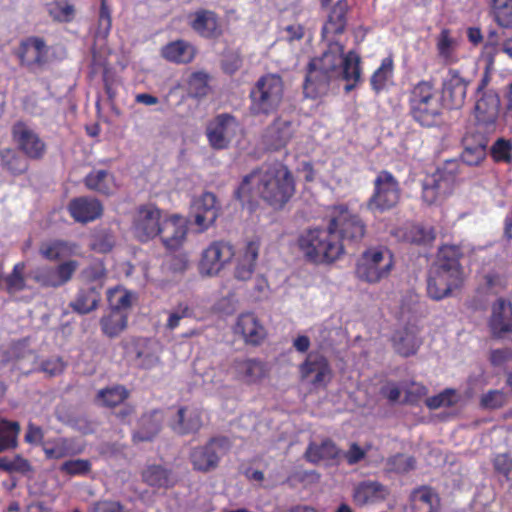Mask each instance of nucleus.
<instances>
[{
	"instance_id": "nucleus-1",
	"label": "nucleus",
	"mask_w": 512,
	"mask_h": 512,
	"mask_svg": "<svg viewBox=\"0 0 512 512\" xmlns=\"http://www.w3.org/2000/svg\"><path fill=\"white\" fill-rule=\"evenodd\" d=\"M274 210H281L296 192V180L287 165L282 162L263 164L244 176L235 191V197L242 203L249 201L250 192Z\"/></svg>"
},
{
	"instance_id": "nucleus-2",
	"label": "nucleus",
	"mask_w": 512,
	"mask_h": 512,
	"mask_svg": "<svg viewBox=\"0 0 512 512\" xmlns=\"http://www.w3.org/2000/svg\"><path fill=\"white\" fill-rule=\"evenodd\" d=\"M131 231L134 238L141 243L160 236L164 247L174 252L184 244L188 228L184 217L174 214L163 218L162 211L156 205L148 203L135 210Z\"/></svg>"
},
{
	"instance_id": "nucleus-3",
	"label": "nucleus",
	"mask_w": 512,
	"mask_h": 512,
	"mask_svg": "<svg viewBox=\"0 0 512 512\" xmlns=\"http://www.w3.org/2000/svg\"><path fill=\"white\" fill-rule=\"evenodd\" d=\"M442 100L434 79L419 80L407 92L408 113L421 127H435L445 113Z\"/></svg>"
},
{
	"instance_id": "nucleus-4",
	"label": "nucleus",
	"mask_w": 512,
	"mask_h": 512,
	"mask_svg": "<svg viewBox=\"0 0 512 512\" xmlns=\"http://www.w3.org/2000/svg\"><path fill=\"white\" fill-rule=\"evenodd\" d=\"M330 223L327 228H309L297 238V246L304 258L313 264H331L345 252L344 245L334 237Z\"/></svg>"
},
{
	"instance_id": "nucleus-5",
	"label": "nucleus",
	"mask_w": 512,
	"mask_h": 512,
	"mask_svg": "<svg viewBox=\"0 0 512 512\" xmlns=\"http://www.w3.org/2000/svg\"><path fill=\"white\" fill-rule=\"evenodd\" d=\"M284 96V82L277 73L259 77L249 92V113L252 116H269L275 113Z\"/></svg>"
},
{
	"instance_id": "nucleus-6",
	"label": "nucleus",
	"mask_w": 512,
	"mask_h": 512,
	"mask_svg": "<svg viewBox=\"0 0 512 512\" xmlns=\"http://www.w3.org/2000/svg\"><path fill=\"white\" fill-rule=\"evenodd\" d=\"M394 266V256L383 246L366 249L359 258L355 274L364 282L374 284L387 278Z\"/></svg>"
},
{
	"instance_id": "nucleus-7",
	"label": "nucleus",
	"mask_w": 512,
	"mask_h": 512,
	"mask_svg": "<svg viewBox=\"0 0 512 512\" xmlns=\"http://www.w3.org/2000/svg\"><path fill=\"white\" fill-rule=\"evenodd\" d=\"M330 229L337 234L343 245H357L366 233L363 220L352 213L346 205H336L330 211Z\"/></svg>"
},
{
	"instance_id": "nucleus-8",
	"label": "nucleus",
	"mask_w": 512,
	"mask_h": 512,
	"mask_svg": "<svg viewBox=\"0 0 512 512\" xmlns=\"http://www.w3.org/2000/svg\"><path fill=\"white\" fill-rule=\"evenodd\" d=\"M373 193L367 201L370 211L386 212L399 203L401 188L396 177L388 170H381L373 181Z\"/></svg>"
},
{
	"instance_id": "nucleus-9",
	"label": "nucleus",
	"mask_w": 512,
	"mask_h": 512,
	"mask_svg": "<svg viewBox=\"0 0 512 512\" xmlns=\"http://www.w3.org/2000/svg\"><path fill=\"white\" fill-rule=\"evenodd\" d=\"M125 356L137 368L149 370L158 365L159 342L152 337L131 336L121 341Z\"/></svg>"
},
{
	"instance_id": "nucleus-10",
	"label": "nucleus",
	"mask_w": 512,
	"mask_h": 512,
	"mask_svg": "<svg viewBox=\"0 0 512 512\" xmlns=\"http://www.w3.org/2000/svg\"><path fill=\"white\" fill-rule=\"evenodd\" d=\"M240 128L238 119L229 113L216 115L206 127L209 145L215 150L227 149Z\"/></svg>"
},
{
	"instance_id": "nucleus-11",
	"label": "nucleus",
	"mask_w": 512,
	"mask_h": 512,
	"mask_svg": "<svg viewBox=\"0 0 512 512\" xmlns=\"http://www.w3.org/2000/svg\"><path fill=\"white\" fill-rule=\"evenodd\" d=\"M235 256L234 246L224 240H217L203 250L199 261V272L205 276L217 275Z\"/></svg>"
},
{
	"instance_id": "nucleus-12",
	"label": "nucleus",
	"mask_w": 512,
	"mask_h": 512,
	"mask_svg": "<svg viewBox=\"0 0 512 512\" xmlns=\"http://www.w3.org/2000/svg\"><path fill=\"white\" fill-rule=\"evenodd\" d=\"M11 136L19 151L28 159L41 160L45 156L46 143L26 122L16 121L11 128Z\"/></svg>"
},
{
	"instance_id": "nucleus-13",
	"label": "nucleus",
	"mask_w": 512,
	"mask_h": 512,
	"mask_svg": "<svg viewBox=\"0 0 512 512\" xmlns=\"http://www.w3.org/2000/svg\"><path fill=\"white\" fill-rule=\"evenodd\" d=\"M470 81L461 75L458 69L450 68L442 79L441 92L444 110H455L463 107L466 101Z\"/></svg>"
},
{
	"instance_id": "nucleus-14",
	"label": "nucleus",
	"mask_w": 512,
	"mask_h": 512,
	"mask_svg": "<svg viewBox=\"0 0 512 512\" xmlns=\"http://www.w3.org/2000/svg\"><path fill=\"white\" fill-rule=\"evenodd\" d=\"M230 447L231 442L228 437L217 436L211 438L205 445L193 448L189 458L194 470L208 472L215 469L220 461L216 448L222 452H227Z\"/></svg>"
},
{
	"instance_id": "nucleus-15",
	"label": "nucleus",
	"mask_w": 512,
	"mask_h": 512,
	"mask_svg": "<svg viewBox=\"0 0 512 512\" xmlns=\"http://www.w3.org/2000/svg\"><path fill=\"white\" fill-rule=\"evenodd\" d=\"M79 267L76 260H67L56 267L41 266L33 269L29 276L45 288H59L68 283Z\"/></svg>"
},
{
	"instance_id": "nucleus-16",
	"label": "nucleus",
	"mask_w": 512,
	"mask_h": 512,
	"mask_svg": "<svg viewBox=\"0 0 512 512\" xmlns=\"http://www.w3.org/2000/svg\"><path fill=\"white\" fill-rule=\"evenodd\" d=\"M463 282L464 275L432 265L427 279V294L431 299L439 301L450 296L453 290L462 287Z\"/></svg>"
},
{
	"instance_id": "nucleus-17",
	"label": "nucleus",
	"mask_w": 512,
	"mask_h": 512,
	"mask_svg": "<svg viewBox=\"0 0 512 512\" xmlns=\"http://www.w3.org/2000/svg\"><path fill=\"white\" fill-rule=\"evenodd\" d=\"M299 372L303 380L315 387H326L332 379V368L328 359L320 354L311 352L299 366Z\"/></svg>"
},
{
	"instance_id": "nucleus-18",
	"label": "nucleus",
	"mask_w": 512,
	"mask_h": 512,
	"mask_svg": "<svg viewBox=\"0 0 512 512\" xmlns=\"http://www.w3.org/2000/svg\"><path fill=\"white\" fill-rule=\"evenodd\" d=\"M48 51L49 48L43 38L30 36L21 40L16 56L22 66L41 67L47 63Z\"/></svg>"
},
{
	"instance_id": "nucleus-19",
	"label": "nucleus",
	"mask_w": 512,
	"mask_h": 512,
	"mask_svg": "<svg viewBox=\"0 0 512 512\" xmlns=\"http://www.w3.org/2000/svg\"><path fill=\"white\" fill-rule=\"evenodd\" d=\"M231 369L234 379L245 385L260 383L269 372L267 364L258 358H236Z\"/></svg>"
},
{
	"instance_id": "nucleus-20",
	"label": "nucleus",
	"mask_w": 512,
	"mask_h": 512,
	"mask_svg": "<svg viewBox=\"0 0 512 512\" xmlns=\"http://www.w3.org/2000/svg\"><path fill=\"white\" fill-rule=\"evenodd\" d=\"M389 493L388 487L381 482L366 479L354 484L351 497L355 506L363 508L385 501Z\"/></svg>"
},
{
	"instance_id": "nucleus-21",
	"label": "nucleus",
	"mask_w": 512,
	"mask_h": 512,
	"mask_svg": "<svg viewBox=\"0 0 512 512\" xmlns=\"http://www.w3.org/2000/svg\"><path fill=\"white\" fill-rule=\"evenodd\" d=\"M500 110V97L494 90L484 92L476 96L474 116L477 126H483L486 130H494Z\"/></svg>"
},
{
	"instance_id": "nucleus-22",
	"label": "nucleus",
	"mask_w": 512,
	"mask_h": 512,
	"mask_svg": "<svg viewBox=\"0 0 512 512\" xmlns=\"http://www.w3.org/2000/svg\"><path fill=\"white\" fill-rule=\"evenodd\" d=\"M195 224L201 229L206 230L214 224L218 218L221 206L217 197L212 192H204L195 200L194 205Z\"/></svg>"
},
{
	"instance_id": "nucleus-23",
	"label": "nucleus",
	"mask_w": 512,
	"mask_h": 512,
	"mask_svg": "<svg viewBox=\"0 0 512 512\" xmlns=\"http://www.w3.org/2000/svg\"><path fill=\"white\" fill-rule=\"evenodd\" d=\"M294 134L293 124L289 120L277 117L266 128L262 142L270 151H278L287 146Z\"/></svg>"
},
{
	"instance_id": "nucleus-24",
	"label": "nucleus",
	"mask_w": 512,
	"mask_h": 512,
	"mask_svg": "<svg viewBox=\"0 0 512 512\" xmlns=\"http://www.w3.org/2000/svg\"><path fill=\"white\" fill-rule=\"evenodd\" d=\"M189 24L194 32L205 39L215 40L223 33L217 14L211 10H197L190 16Z\"/></svg>"
},
{
	"instance_id": "nucleus-25",
	"label": "nucleus",
	"mask_w": 512,
	"mask_h": 512,
	"mask_svg": "<svg viewBox=\"0 0 512 512\" xmlns=\"http://www.w3.org/2000/svg\"><path fill=\"white\" fill-rule=\"evenodd\" d=\"M67 210L76 222L85 224L102 216L103 205L96 198L82 196L72 199Z\"/></svg>"
},
{
	"instance_id": "nucleus-26",
	"label": "nucleus",
	"mask_w": 512,
	"mask_h": 512,
	"mask_svg": "<svg viewBox=\"0 0 512 512\" xmlns=\"http://www.w3.org/2000/svg\"><path fill=\"white\" fill-rule=\"evenodd\" d=\"M202 425L201 411L189 406L179 407L176 415L169 420L170 428L178 435L197 433Z\"/></svg>"
},
{
	"instance_id": "nucleus-27",
	"label": "nucleus",
	"mask_w": 512,
	"mask_h": 512,
	"mask_svg": "<svg viewBox=\"0 0 512 512\" xmlns=\"http://www.w3.org/2000/svg\"><path fill=\"white\" fill-rule=\"evenodd\" d=\"M419 328L408 324L396 330L392 336V346L395 352L403 357L414 355L422 344Z\"/></svg>"
},
{
	"instance_id": "nucleus-28",
	"label": "nucleus",
	"mask_w": 512,
	"mask_h": 512,
	"mask_svg": "<svg viewBox=\"0 0 512 512\" xmlns=\"http://www.w3.org/2000/svg\"><path fill=\"white\" fill-rule=\"evenodd\" d=\"M235 332L240 333L247 344L260 345L266 337V330L256 315L252 312L238 316Z\"/></svg>"
},
{
	"instance_id": "nucleus-29",
	"label": "nucleus",
	"mask_w": 512,
	"mask_h": 512,
	"mask_svg": "<svg viewBox=\"0 0 512 512\" xmlns=\"http://www.w3.org/2000/svg\"><path fill=\"white\" fill-rule=\"evenodd\" d=\"M489 327L496 337L512 332V304L509 301L499 298L492 305Z\"/></svg>"
},
{
	"instance_id": "nucleus-30",
	"label": "nucleus",
	"mask_w": 512,
	"mask_h": 512,
	"mask_svg": "<svg viewBox=\"0 0 512 512\" xmlns=\"http://www.w3.org/2000/svg\"><path fill=\"white\" fill-rule=\"evenodd\" d=\"M411 512H441L439 494L430 486L413 489L409 496Z\"/></svg>"
},
{
	"instance_id": "nucleus-31",
	"label": "nucleus",
	"mask_w": 512,
	"mask_h": 512,
	"mask_svg": "<svg viewBox=\"0 0 512 512\" xmlns=\"http://www.w3.org/2000/svg\"><path fill=\"white\" fill-rule=\"evenodd\" d=\"M196 54L195 46L183 39L168 42L160 49V55L163 59L177 65L191 63Z\"/></svg>"
},
{
	"instance_id": "nucleus-32",
	"label": "nucleus",
	"mask_w": 512,
	"mask_h": 512,
	"mask_svg": "<svg viewBox=\"0 0 512 512\" xmlns=\"http://www.w3.org/2000/svg\"><path fill=\"white\" fill-rule=\"evenodd\" d=\"M464 256L463 247L458 244H442L439 246L433 266L442 270L464 275L461 259Z\"/></svg>"
},
{
	"instance_id": "nucleus-33",
	"label": "nucleus",
	"mask_w": 512,
	"mask_h": 512,
	"mask_svg": "<svg viewBox=\"0 0 512 512\" xmlns=\"http://www.w3.org/2000/svg\"><path fill=\"white\" fill-rule=\"evenodd\" d=\"M333 78H335V76L326 73L319 68H311L308 66V72L303 85L305 96L316 99L326 95L329 91Z\"/></svg>"
},
{
	"instance_id": "nucleus-34",
	"label": "nucleus",
	"mask_w": 512,
	"mask_h": 512,
	"mask_svg": "<svg viewBox=\"0 0 512 512\" xmlns=\"http://www.w3.org/2000/svg\"><path fill=\"white\" fill-rule=\"evenodd\" d=\"M259 241H249L242 254L237 259L234 269V276L241 281L249 280L254 273L256 262L259 256Z\"/></svg>"
},
{
	"instance_id": "nucleus-35",
	"label": "nucleus",
	"mask_w": 512,
	"mask_h": 512,
	"mask_svg": "<svg viewBox=\"0 0 512 512\" xmlns=\"http://www.w3.org/2000/svg\"><path fill=\"white\" fill-rule=\"evenodd\" d=\"M350 6L347 0H337L330 7L327 20L322 28L323 34L341 35L347 27V15Z\"/></svg>"
},
{
	"instance_id": "nucleus-36",
	"label": "nucleus",
	"mask_w": 512,
	"mask_h": 512,
	"mask_svg": "<svg viewBox=\"0 0 512 512\" xmlns=\"http://www.w3.org/2000/svg\"><path fill=\"white\" fill-rule=\"evenodd\" d=\"M79 245L76 242L54 239L40 244L39 254L48 261H58L77 255Z\"/></svg>"
},
{
	"instance_id": "nucleus-37",
	"label": "nucleus",
	"mask_w": 512,
	"mask_h": 512,
	"mask_svg": "<svg viewBox=\"0 0 512 512\" xmlns=\"http://www.w3.org/2000/svg\"><path fill=\"white\" fill-rule=\"evenodd\" d=\"M342 78L347 82L344 87L346 93L354 90L362 80L361 57L354 51H348L341 60Z\"/></svg>"
},
{
	"instance_id": "nucleus-38",
	"label": "nucleus",
	"mask_w": 512,
	"mask_h": 512,
	"mask_svg": "<svg viewBox=\"0 0 512 512\" xmlns=\"http://www.w3.org/2000/svg\"><path fill=\"white\" fill-rule=\"evenodd\" d=\"M163 415L161 411L154 410L140 419V427L132 435L134 443L152 441L160 432Z\"/></svg>"
},
{
	"instance_id": "nucleus-39",
	"label": "nucleus",
	"mask_w": 512,
	"mask_h": 512,
	"mask_svg": "<svg viewBox=\"0 0 512 512\" xmlns=\"http://www.w3.org/2000/svg\"><path fill=\"white\" fill-rule=\"evenodd\" d=\"M100 300V286L92 287L83 285L78 290L75 299L70 303V307L79 314H87L98 308Z\"/></svg>"
},
{
	"instance_id": "nucleus-40",
	"label": "nucleus",
	"mask_w": 512,
	"mask_h": 512,
	"mask_svg": "<svg viewBox=\"0 0 512 512\" xmlns=\"http://www.w3.org/2000/svg\"><path fill=\"white\" fill-rule=\"evenodd\" d=\"M460 173L461 163L458 160L451 159L437 167L436 171L430 175L449 195L458 182Z\"/></svg>"
},
{
	"instance_id": "nucleus-41",
	"label": "nucleus",
	"mask_w": 512,
	"mask_h": 512,
	"mask_svg": "<svg viewBox=\"0 0 512 512\" xmlns=\"http://www.w3.org/2000/svg\"><path fill=\"white\" fill-rule=\"evenodd\" d=\"M341 450L329 438L323 440L320 444L310 443L305 451V459L318 464L321 461H330L339 458Z\"/></svg>"
},
{
	"instance_id": "nucleus-42",
	"label": "nucleus",
	"mask_w": 512,
	"mask_h": 512,
	"mask_svg": "<svg viewBox=\"0 0 512 512\" xmlns=\"http://www.w3.org/2000/svg\"><path fill=\"white\" fill-rule=\"evenodd\" d=\"M0 167L17 176L25 173L29 168L27 157L13 148L0 150Z\"/></svg>"
},
{
	"instance_id": "nucleus-43",
	"label": "nucleus",
	"mask_w": 512,
	"mask_h": 512,
	"mask_svg": "<svg viewBox=\"0 0 512 512\" xmlns=\"http://www.w3.org/2000/svg\"><path fill=\"white\" fill-rule=\"evenodd\" d=\"M102 333L110 339L118 337L128 327V313L109 311L99 321Z\"/></svg>"
},
{
	"instance_id": "nucleus-44",
	"label": "nucleus",
	"mask_w": 512,
	"mask_h": 512,
	"mask_svg": "<svg viewBox=\"0 0 512 512\" xmlns=\"http://www.w3.org/2000/svg\"><path fill=\"white\" fill-rule=\"evenodd\" d=\"M457 47L458 41L452 36L451 30L443 28L436 37V50L444 64L451 65L458 61Z\"/></svg>"
},
{
	"instance_id": "nucleus-45",
	"label": "nucleus",
	"mask_w": 512,
	"mask_h": 512,
	"mask_svg": "<svg viewBox=\"0 0 512 512\" xmlns=\"http://www.w3.org/2000/svg\"><path fill=\"white\" fill-rule=\"evenodd\" d=\"M130 395L129 390L123 385H112L100 389L95 396V403L105 408L120 406Z\"/></svg>"
},
{
	"instance_id": "nucleus-46",
	"label": "nucleus",
	"mask_w": 512,
	"mask_h": 512,
	"mask_svg": "<svg viewBox=\"0 0 512 512\" xmlns=\"http://www.w3.org/2000/svg\"><path fill=\"white\" fill-rule=\"evenodd\" d=\"M142 477L145 483L157 488L172 487L176 483L172 471L161 465L148 466L142 472Z\"/></svg>"
},
{
	"instance_id": "nucleus-47",
	"label": "nucleus",
	"mask_w": 512,
	"mask_h": 512,
	"mask_svg": "<svg viewBox=\"0 0 512 512\" xmlns=\"http://www.w3.org/2000/svg\"><path fill=\"white\" fill-rule=\"evenodd\" d=\"M343 57V46L339 45V51H332L328 49L320 57L313 58L309 62V67L319 68L322 71L329 73L333 76H337L339 73V67Z\"/></svg>"
},
{
	"instance_id": "nucleus-48",
	"label": "nucleus",
	"mask_w": 512,
	"mask_h": 512,
	"mask_svg": "<svg viewBox=\"0 0 512 512\" xmlns=\"http://www.w3.org/2000/svg\"><path fill=\"white\" fill-rule=\"evenodd\" d=\"M404 240L416 245H431L436 239V230L433 226L412 224L405 229Z\"/></svg>"
},
{
	"instance_id": "nucleus-49",
	"label": "nucleus",
	"mask_w": 512,
	"mask_h": 512,
	"mask_svg": "<svg viewBox=\"0 0 512 512\" xmlns=\"http://www.w3.org/2000/svg\"><path fill=\"white\" fill-rule=\"evenodd\" d=\"M394 60L392 56L385 57L381 60L380 66L373 72L370 77L371 89L379 94L385 89L388 81L393 77Z\"/></svg>"
},
{
	"instance_id": "nucleus-50",
	"label": "nucleus",
	"mask_w": 512,
	"mask_h": 512,
	"mask_svg": "<svg viewBox=\"0 0 512 512\" xmlns=\"http://www.w3.org/2000/svg\"><path fill=\"white\" fill-rule=\"evenodd\" d=\"M20 430L19 422L0 418V453L17 447Z\"/></svg>"
},
{
	"instance_id": "nucleus-51",
	"label": "nucleus",
	"mask_w": 512,
	"mask_h": 512,
	"mask_svg": "<svg viewBox=\"0 0 512 512\" xmlns=\"http://www.w3.org/2000/svg\"><path fill=\"white\" fill-rule=\"evenodd\" d=\"M489 14L499 27L512 29V0H491Z\"/></svg>"
},
{
	"instance_id": "nucleus-52",
	"label": "nucleus",
	"mask_w": 512,
	"mask_h": 512,
	"mask_svg": "<svg viewBox=\"0 0 512 512\" xmlns=\"http://www.w3.org/2000/svg\"><path fill=\"white\" fill-rule=\"evenodd\" d=\"M210 75L205 71H195L187 79V93L191 98L202 99L210 93Z\"/></svg>"
},
{
	"instance_id": "nucleus-53",
	"label": "nucleus",
	"mask_w": 512,
	"mask_h": 512,
	"mask_svg": "<svg viewBox=\"0 0 512 512\" xmlns=\"http://www.w3.org/2000/svg\"><path fill=\"white\" fill-rule=\"evenodd\" d=\"M134 294L120 286L108 289L107 301L110 311L127 312L132 307Z\"/></svg>"
},
{
	"instance_id": "nucleus-54",
	"label": "nucleus",
	"mask_w": 512,
	"mask_h": 512,
	"mask_svg": "<svg viewBox=\"0 0 512 512\" xmlns=\"http://www.w3.org/2000/svg\"><path fill=\"white\" fill-rule=\"evenodd\" d=\"M84 183L90 190L109 195L112 191L113 177L106 170H92L85 177Z\"/></svg>"
},
{
	"instance_id": "nucleus-55",
	"label": "nucleus",
	"mask_w": 512,
	"mask_h": 512,
	"mask_svg": "<svg viewBox=\"0 0 512 512\" xmlns=\"http://www.w3.org/2000/svg\"><path fill=\"white\" fill-rule=\"evenodd\" d=\"M50 17L59 23L72 22L76 15L75 6L70 0H53L47 4Z\"/></svg>"
},
{
	"instance_id": "nucleus-56",
	"label": "nucleus",
	"mask_w": 512,
	"mask_h": 512,
	"mask_svg": "<svg viewBox=\"0 0 512 512\" xmlns=\"http://www.w3.org/2000/svg\"><path fill=\"white\" fill-rule=\"evenodd\" d=\"M84 285L98 287L102 291L105 280L107 278V269L103 262L97 261L91 263L81 272Z\"/></svg>"
},
{
	"instance_id": "nucleus-57",
	"label": "nucleus",
	"mask_w": 512,
	"mask_h": 512,
	"mask_svg": "<svg viewBox=\"0 0 512 512\" xmlns=\"http://www.w3.org/2000/svg\"><path fill=\"white\" fill-rule=\"evenodd\" d=\"M82 449L75 446L74 440L70 438L58 439L53 447L45 449L47 458L61 459L80 453Z\"/></svg>"
},
{
	"instance_id": "nucleus-58",
	"label": "nucleus",
	"mask_w": 512,
	"mask_h": 512,
	"mask_svg": "<svg viewBox=\"0 0 512 512\" xmlns=\"http://www.w3.org/2000/svg\"><path fill=\"white\" fill-rule=\"evenodd\" d=\"M448 193L435 181L431 175L425 177L422 182V200L427 205L436 204L440 199L446 197Z\"/></svg>"
},
{
	"instance_id": "nucleus-59",
	"label": "nucleus",
	"mask_w": 512,
	"mask_h": 512,
	"mask_svg": "<svg viewBox=\"0 0 512 512\" xmlns=\"http://www.w3.org/2000/svg\"><path fill=\"white\" fill-rule=\"evenodd\" d=\"M459 401L457 391L453 388H446L439 394L426 398L425 405L430 410H436L441 407H452Z\"/></svg>"
},
{
	"instance_id": "nucleus-60",
	"label": "nucleus",
	"mask_w": 512,
	"mask_h": 512,
	"mask_svg": "<svg viewBox=\"0 0 512 512\" xmlns=\"http://www.w3.org/2000/svg\"><path fill=\"white\" fill-rule=\"evenodd\" d=\"M25 268V262H18L14 265L11 273L4 278L6 290L8 293L19 292L26 288V282L24 278Z\"/></svg>"
},
{
	"instance_id": "nucleus-61",
	"label": "nucleus",
	"mask_w": 512,
	"mask_h": 512,
	"mask_svg": "<svg viewBox=\"0 0 512 512\" xmlns=\"http://www.w3.org/2000/svg\"><path fill=\"white\" fill-rule=\"evenodd\" d=\"M508 402V395L503 390L491 389L480 398V406L486 410L502 408Z\"/></svg>"
},
{
	"instance_id": "nucleus-62",
	"label": "nucleus",
	"mask_w": 512,
	"mask_h": 512,
	"mask_svg": "<svg viewBox=\"0 0 512 512\" xmlns=\"http://www.w3.org/2000/svg\"><path fill=\"white\" fill-rule=\"evenodd\" d=\"M469 140L462 141L463 152L461 154L462 161L469 166L479 165L486 156V149L482 144L471 146Z\"/></svg>"
},
{
	"instance_id": "nucleus-63",
	"label": "nucleus",
	"mask_w": 512,
	"mask_h": 512,
	"mask_svg": "<svg viewBox=\"0 0 512 512\" xmlns=\"http://www.w3.org/2000/svg\"><path fill=\"white\" fill-rule=\"evenodd\" d=\"M415 458L398 453L390 457L387 461L389 471L397 474H405L415 468Z\"/></svg>"
},
{
	"instance_id": "nucleus-64",
	"label": "nucleus",
	"mask_w": 512,
	"mask_h": 512,
	"mask_svg": "<svg viewBox=\"0 0 512 512\" xmlns=\"http://www.w3.org/2000/svg\"><path fill=\"white\" fill-rule=\"evenodd\" d=\"M60 471L69 476H85L91 471V462L88 459L68 460L61 464Z\"/></svg>"
}]
</instances>
